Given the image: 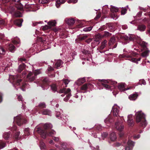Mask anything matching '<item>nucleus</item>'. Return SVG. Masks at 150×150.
<instances>
[{"mask_svg": "<svg viewBox=\"0 0 150 150\" xmlns=\"http://www.w3.org/2000/svg\"><path fill=\"white\" fill-rule=\"evenodd\" d=\"M52 125L50 123H46L44 124H41L35 127L34 131L37 132L40 134L42 138H45L47 135V132L45 130L50 129L52 128Z\"/></svg>", "mask_w": 150, "mask_h": 150, "instance_id": "f257e3e1", "label": "nucleus"}, {"mask_svg": "<svg viewBox=\"0 0 150 150\" xmlns=\"http://www.w3.org/2000/svg\"><path fill=\"white\" fill-rule=\"evenodd\" d=\"M106 89L109 90L111 87V85H113L117 83V82L110 80L98 79L95 81L94 84L98 86H100V83Z\"/></svg>", "mask_w": 150, "mask_h": 150, "instance_id": "f03ea898", "label": "nucleus"}, {"mask_svg": "<svg viewBox=\"0 0 150 150\" xmlns=\"http://www.w3.org/2000/svg\"><path fill=\"white\" fill-rule=\"evenodd\" d=\"M135 115L137 122H141V126L143 128H145L147 125V123L145 120V115L141 111L136 112Z\"/></svg>", "mask_w": 150, "mask_h": 150, "instance_id": "7ed1b4c3", "label": "nucleus"}, {"mask_svg": "<svg viewBox=\"0 0 150 150\" xmlns=\"http://www.w3.org/2000/svg\"><path fill=\"white\" fill-rule=\"evenodd\" d=\"M123 120H124L123 117L119 116L117 118V122L115 124V127L119 131H122L124 129V126L122 124Z\"/></svg>", "mask_w": 150, "mask_h": 150, "instance_id": "20e7f679", "label": "nucleus"}, {"mask_svg": "<svg viewBox=\"0 0 150 150\" xmlns=\"http://www.w3.org/2000/svg\"><path fill=\"white\" fill-rule=\"evenodd\" d=\"M103 37V36L99 33L96 35L95 38L93 39V41L91 42L92 47L94 48L96 45H98L100 42V40Z\"/></svg>", "mask_w": 150, "mask_h": 150, "instance_id": "39448f33", "label": "nucleus"}, {"mask_svg": "<svg viewBox=\"0 0 150 150\" xmlns=\"http://www.w3.org/2000/svg\"><path fill=\"white\" fill-rule=\"evenodd\" d=\"M39 70H37L34 72H29L27 76V78L30 81H34L37 75L40 74Z\"/></svg>", "mask_w": 150, "mask_h": 150, "instance_id": "423d86ee", "label": "nucleus"}, {"mask_svg": "<svg viewBox=\"0 0 150 150\" xmlns=\"http://www.w3.org/2000/svg\"><path fill=\"white\" fill-rule=\"evenodd\" d=\"M56 117L59 119H61L64 123H66L68 120L67 119L65 116H63L62 112L61 110H56L55 111Z\"/></svg>", "mask_w": 150, "mask_h": 150, "instance_id": "0eeeda50", "label": "nucleus"}, {"mask_svg": "<svg viewBox=\"0 0 150 150\" xmlns=\"http://www.w3.org/2000/svg\"><path fill=\"white\" fill-rule=\"evenodd\" d=\"M10 78L12 79L13 81V86H15V85L17 86L19 85L20 84V83L22 81V79H20V76L18 75H16L12 76L9 75Z\"/></svg>", "mask_w": 150, "mask_h": 150, "instance_id": "6e6552de", "label": "nucleus"}, {"mask_svg": "<svg viewBox=\"0 0 150 150\" xmlns=\"http://www.w3.org/2000/svg\"><path fill=\"white\" fill-rule=\"evenodd\" d=\"M27 11H35L39 9V7L36 4H26L25 6Z\"/></svg>", "mask_w": 150, "mask_h": 150, "instance_id": "1a4fd4ad", "label": "nucleus"}, {"mask_svg": "<svg viewBox=\"0 0 150 150\" xmlns=\"http://www.w3.org/2000/svg\"><path fill=\"white\" fill-rule=\"evenodd\" d=\"M71 90L69 88H63L61 89L59 91V93H64L67 95L66 97L64 99V100L65 102H67L69 99V98L71 96L70 93Z\"/></svg>", "mask_w": 150, "mask_h": 150, "instance_id": "9d476101", "label": "nucleus"}, {"mask_svg": "<svg viewBox=\"0 0 150 150\" xmlns=\"http://www.w3.org/2000/svg\"><path fill=\"white\" fill-rule=\"evenodd\" d=\"M14 120L19 126L21 125L23 123H26V121L23 119L21 115L14 117Z\"/></svg>", "mask_w": 150, "mask_h": 150, "instance_id": "9b49d317", "label": "nucleus"}, {"mask_svg": "<svg viewBox=\"0 0 150 150\" xmlns=\"http://www.w3.org/2000/svg\"><path fill=\"white\" fill-rule=\"evenodd\" d=\"M129 36L128 38L130 41H134L136 40V41L137 43L141 45L143 42H142V40L138 36H136L135 35L133 34H129Z\"/></svg>", "mask_w": 150, "mask_h": 150, "instance_id": "f8f14e48", "label": "nucleus"}, {"mask_svg": "<svg viewBox=\"0 0 150 150\" xmlns=\"http://www.w3.org/2000/svg\"><path fill=\"white\" fill-rule=\"evenodd\" d=\"M120 108L119 106L116 104H115L112 108V112H113L114 116L117 117L119 116V112Z\"/></svg>", "mask_w": 150, "mask_h": 150, "instance_id": "ddd939ff", "label": "nucleus"}, {"mask_svg": "<svg viewBox=\"0 0 150 150\" xmlns=\"http://www.w3.org/2000/svg\"><path fill=\"white\" fill-rule=\"evenodd\" d=\"M135 144V142L130 140H128L127 145L125 148V150H132Z\"/></svg>", "mask_w": 150, "mask_h": 150, "instance_id": "4468645a", "label": "nucleus"}, {"mask_svg": "<svg viewBox=\"0 0 150 150\" xmlns=\"http://www.w3.org/2000/svg\"><path fill=\"white\" fill-rule=\"evenodd\" d=\"M126 86V85L125 83H119L118 85V88L121 91L127 90L131 88V87H128L126 88H125Z\"/></svg>", "mask_w": 150, "mask_h": 150, "instance_id": "2eb2a0df", "label": "nucleus"}, {"mask_svg": "<svg viewBox=\"0 0 150 150\" xmlns=\"http://www.w3.org/2000/svg\"><path fill=\"white\" fill-rule=\"evenodd\" d=\"M39 113L43 115H48L49 116H51V111L47 109L40 110L39 112Z\"/></svg>", "mask_w": 150, "mask_h": 150, "instance_id": "dca6fc26", "label": "nucleus"}, {"mask_svg": "<svg viewBox=\"0 0 150 150\" xmlns=\"http://www.w3.org/2000/svg\"><path fill=\"white\" fill-rule=\"evenodd\" d=\"M115 43V45L112 47L111 48L112 49L114 48H115L117 46V44L116 42V40L114 37L111 38L109 42V45H112Z\"/></svg>", "mask_w": 150, "mask_h": 150, "instance_id": "f3484780", "label": "nucleus"}, {"mask_svg": "<svg viewBox=\"0 0 150 150\" xmlns=\"http://www.w3.org/2000/svg\"><path fill=\"white\" fill-rule=\"evenodd\" d=\"M23 21V19H17L14 21V23L18 27H21L22 25Z\"/></svg>", "mask_w": 150, "mask_h": 150, "instance_id": "a211bd4d", "label": "nucleus"}, {"mask_svg": "<svg viewBox=\"0 0 150 150\" xmlns=\"http://www.w3.org/2000/svg\"><path fill=\"white\" fill-rule=\"evenodd\" d=\"M137 54L136 53L132 52L130 53V54L129 53L126 54L125 58H128V59L129 60L130 59L132 58V56H135Z\"/></svg>", "mask_w": 150, "mask_h": 150, "instance_id": "6ab92c4d", "label": "nucleus"}, {"mask_svg": "<svg viewBox=\"0 0 150 150\" xmlns=\"http://www.w3.org/2000/svg\"><path fill=\"white\" fill-rule=\"evenodd\" d=\"M138 96L137 93H136L129 95V98L130 100H134L137 98Z\"/></svg>", "mask_w": 150, "mask_h": 150, "instance_id": "aec40b11", "label": "nucleus"}, {"mask_svg": "<svg viewBox=\"0 0 150 150\" xmlns=\"http://www.w3.org/2000/svg\"><path fill=\"white\" fill-rule=\"evenodd\" d=\"M110 138L111 141H115L117 139L116 133L114 132L111 133L110 135Z\"/></svg>", "mask_w": 150, "mask_h": 150, "instance_id": "412c9836", "label": "nucleus"}, {"mask_svg": "<svg viewBox=\"0 0 150 150\" xmlns=\"http://www.w3.org/2000/svg\"><path fill=\"white\" fill-rule=\"evenodd\" d=\"M110 6L111 7L110 8V10L112 12H117L119 9L121 8H118L112 5H110Z\"/></svg>", "mask_w": 150, "mask_h": 150, "instance_id": "4be33fe9", "label": "nucleus"}, {"mask_svg": "<svg viewBox=\"0 0 150 150\" xmlns=\"http://www.w3.org/2000/svg\"><path fill=\"white\" fill-rule=\"evenodd\" d=\"M65 1V0H57L56 2V6L57 8H58L61 4L64 3Z\"/></svg>", "mask_w": 150, "mask_h": 150, "instance_id": "5701e85b", "label": "nucleus"}, {"mask_svg": "<svg viewBox=\"0 0 150 150\" xmlns=\"http://www.w3.org/2000/svg\"><path fill=\"white\" fill-rule=\"evenodd\" d=\"M62 63L63 62L61 60L59 59L57 60L55 64V67L57 69L59 68Z\"/></svg>", "mask_w": 150, "mask_h": 150, "instance_id": "b1692460", "label": "nucleus"}, {"mask_svg": "<svg viewBox=\"0 0 150 150\" xmlns=\"http://www.w3.org/2000/svg\"><path fill=\"white\" fill-rule=\"evenodd\" d=\"M11 136L10 132H5L3 134V137L6 140L8 139Z\"/></svg>", "mask_w": 150, "mask_h": 150, "instance_id": "393cba45", "label": "nucleus"}, {"mask_svg": "<svg viewBox=\"0 0 150 150\" xmlns=\"http://www.w3.org/2000/svg\"><path fill=\"white\" fill-rule=\"evenodd\" d=\"M90 86H93L90 83L85 84L81 87V90H85L87 89L88 87H89Z\"/></svg>", "mask_w": 150, "mask_h": 150, "instance_id": "a878e982", "label": "nucleus"}, {"mask_svg": "<svg viewBox=\"0 0 150 150\" xmlns=\"http://www.w3.org/2000/svg\"><path fill=\"white\" fill-rule=\"evenodd\" d=\"M141 59V57H139L138 58H132L129 59V60L132 62H134L136 63V64H138V62L140 61Z\"/></svg>", "mask_w": 150, "mask_h": 150, "instance_id": "bb28decb", "label": "nucleus"}, {"mask_svg": "<svg viewBox=\"0 0 150 150\" xmlns=\"http://www.w3.org/2000/svg\"><path fill=\"white\" fill-rule=\"evenodd\" d=\"M67 144L66 142H62L60 145V149L62 150H65L67 148Z\"/></svg>", "mask_w": 150, "mask_h": 150, "instance_id": "cd10ccee", "label": "nucleus"}, {"mask_svg": "<svg viewBox=\"0 0 150 150\" xmlns=\"http://www.w3.org/2000/svg\"><path fill=\"white\" fill-rule=\"evenodd\" d=\"M25 67V65L24 64H23L19 65L18 71L19 72H21L23 69Z\"/></svg>", "mask_w": 150, "mask_h": 150, "instance_id": "c85d7f7f", "label": "nucleus"}, {"mask_svg": "<svg viewBox=\"0 0 150 150\" xmlns=\"http://www.w3.org/2000/svg\"><path fill=\"white\" fill-rule=\"evenodd\" d=\"M9 49L11 52H13L15 50L16 48L13 45L10 44L9 45Z\"/></svg>", "mask_w": 150, "mask_h": 150, "instance_id": "c756f323", "label": "nucleus"}, {"mask_svg": "<svg viewBox=\"0 0 150 150\" xmlns=\"http://www.w3.org/2000/svg\"><path fill=\"white\" fill-rule=\"evenodd\" d=\"M146 28V26L144 25H142L139 26L137 30H139L141 31H143L145 30Z\"/></svg>", "mask_w": 150, "mask_h": 150, "instance_id": "7c9ffc66", "label": "nucleus"}, {"mask_svg": "<svg viewBox=\"0 0 150 150\" xmlns=\"http://www.w3.org/2000/svg\"><path fill=\"white\" fill-rule=\"evenodd\" d=\"M8 21L6 19H0V25L6 26L7 25Z\"/></svg>", "mask_w": 150, "mask_h": 150, "instance_id": "2f4dec72", "label": "nucleus"}, {"mask_svg": "<svg viewBox=\"0 0 150 150\" xmlns=\"http://www.w3.org/2000/svg\"><path fill=\"white\" fill-rule=\"evenodd\" d=\"M112 121L113 120L110 117H108L106 118L104 120L105 122L107 124L111 123Z\"/></svg>", "mask_w": 150, "mask_h": 150, "instance_id": "473e14b6", "label": "nucleus"}, {"mask_svg": "<svg viewBox=\"0 0 150 150\" xmlns=\"http://www.w3.org/2000/svg\"><path fill=\"white\" fill-rule=\"evenodd\" d=\"M67 22L69 25H72L75 23V21L74 19H69L67 21Z\"/></svg>", "mask_w": 150, "mask_h": 150, "instance_id": "72a5a7b5", "label": "nucleus"}, {"mask_svg": "<svg viewBox=\"0 0 150 150\" xmlns=\"http://www.w3.org/2000/svg\"><path fill=\"white\" fill-rule=\"evenodd\" d=\"M56 22L55 21H51L48 23V24L49 25L50 28L52 26H55Z\"/></svg>", "mask_w": 150, "mask_h": 150, "instance_id": "f704fd0d", "label": "nucleus"}, {"mask_svg": "<svg viewBox=\"0 0 150 150\" xmlns=\"http://www.w3.org/2000/svg\"><path fill=\"white\" fill-rule=\"evenodd\" d=\"M6 52V51L4 47L1 46H0V54L4 55Z\"/></svg>", "mask_w": 150, "mask_h": 150, "instance_id": "c9c22d12", "label": "nucleus"}, {"mask_svg": "<svg viewBox=\"0 0 150 150\" xmlns=\"http://www.w3.org/2000/svg\"><path fill=\"white\" fill-rule=\"evenodd\" d=\"M40 147L41 150H44L45 149L46 146L43 142L42 141L40 142Z\"/></svg>", "mask_w": 150, "mask_h": 150, "instance_id": "e433bc0d", "label": "nucleus"}, {"mask_svg": "<svg viewBox=\"0 0 150 150\" xmlns=\"http://www.w3.org/2000/svg\"><path fill=\"white\" fill-rule=\"evenodd\" d=\"M127 122L129 126H132L134 125V122L133 119H127Z\"/></svg>", "mask_w": 150, "mask_h": 150, "instance_id": "4c0bfd02", "label": "nucleus"}, {"mask_svg": "<svg viewBox=\"0 0 150 150\" xmlns=\"http://www.w3.org/2000/svg\"><path fill=\"white\" fill-rule=\"evenodd\" d=\"M30 130L28 128L25 129L24 132L25 135L28 136L30 135Z\"/></svg>", "mask_w": 150, "mask_h": 150, "instance_id": "58836bf2", "label": "nucleus"}, {"mask_svg": "<svg viewBox=\"0 0 150 150\" xmlns=\"http://www.w3.org/2000/svg\"><path fill=\"white\" fill-rule=\"evenodd\" d=\"M149 52V50H146L142 53L141 55L143 57H146L149 55L148 53Z\"/></svg>", "mask_w": 150, "mask_h": 150, "instance_id": "ea45409f", "label": "nucleus"}, {"mask_svg": "<svg viewBox=\"0 0 150 150\" xmlns=\"http://www.w3.org/2000/svg\"><path fill=\"white\" fill-rule=\"evenodd\" d=\"M19 135L20 132H17L15 133L14 136H13V137L16 139L18 140L20 138Z\"/></svg>", "mask_w": 150, "mask_h": 150, "instance_id": "a19ab883", "label": "nucleus"}, {"mask_svg": "<svg viewBox=\"0 0 150 150\" xmlns=\"http://www.w3.org/2000/svg\"><path fill=\"white\" fill-rule=\"evenodd\" d=\"M6 146V144L4 141L0 140V149H1Z\"/></svg>", "mask_w": 150, "mask_h": 150, "instance_id": "79ce46f5", "label": "nucleus"}, {"mask_svg": "<svg viewBox=\"0 0 150 150\" xmlns=\"http://www.w3.org/2000/svg\"><path fill=\"white\" fill-rule=\"evenodd\" d=\"M107 43V41L106 40H104L103 41L101 44V46L100 47V49L102 50L105 47V45H106V43Z\"/></svg>", "mask_w": 150, "mask_h": 150, "instance_id": "37998d69", "label": "nucleus"}, {"mask_svg": "<svg viewBox=\"0 0 150 150\" xmlns=\"http://www.w3.org/2000/svg\"><path fill=\"white\" fill-rule=\"evenodd\" d=\"M93 28L92 26H89L84 28L83 29V31L85 32H89Z\"/></svg>", "mask_w": 150, "mask_h": 150, "instance_id": "c03bdc74", "label": "nucleus"}, {"mask_svg": "<svg viewBox=\"0 0 150 150\" xmlns=\"http://www.w3.org/2000/svg\"><path fill=\"white\" fill-rule=\"evenodd\" d=\"M52 90L54 92H55L57 91V87L56 85L53 84L51 86Z\"/></svg>", "mask_w": 150, "mask_h": 150, "instance_id": "a18cd8bd", "label": "nucleus"}, {"mask_svg": "<svg viewBox=\"0 0 150 150\" xmlns=\"http://www.w3.org/2000/svg\"><path fill=\"white\" fill-rule=\"evenodd\" d=\"M38 106L41 108H44L46 107L45 104L44 102L40 103Z\"/></svg>", "mask_w": 150, "mask_h": 150, "instance_id": "49530a36", "label": "nucleus"}, {"mask_svg": "<svg viewBox=\"0 0 150 150\" xmlns=\"http://www.w3.org/2000/svg\"><path fill=\"white\" fill-rule=\"evenodd\" d=\"M64 84L65 87H67V85L69 83V82H70V81L68 79H64L62 80Z\"/></svg>", "mask_w": 150, "mask_h": 150, "instance_id": "de8ad7c7", "label": "nucleus"}, {"mask_svg": "<svg viewBox=\"0 0 150 150\" xmlns=\"http://www.w3.org/2000/svg\"><path fill=\"white\" fill-rule=\"evenodd\" d=\"M55 134V131L53 130H52L49 131V133L48 134L47 133V135L52 136V135L54 134Z\"/></svg>", "mask_w": 150, "mask_h": 150, "instance_id": "09e8293b", "label": "nucleus"}, {"mask_svg": "<svg viewBox=\"0 0 150 150\" xmlns=\"http://www.w3.org/2000/svg\"><path fill=\"white\" fill-rule=\"evenodd\" d=\"M49 0H39L40 3L42 4H46L49 2Z\"/></svg>", "mask_w": 150, "mask_h": 150, "instance_id": "8fccbe9b", "label": "nucleus"}, {"mask_svg": "<svg viewBox=\"0 0 150 150\" xmlns=\"http://www.w3.org/2000/svg\"><path fill=\"white\" fill-rule=\"evenodd\" d=\"M108 134L106 132H104L101 134V136L103 139H104L108 136Z\"/></svg>", "mask_w": 150, "mask_h": 150, "instance_id": "3c124183", "label": "nucleus"}, {"mask_svg": "<svg viewBox=\"0 0 150 150\" xmlns=\"http://www.w3.org/2000/svg\"><path fill=\"white\" fill-rule=\"evenodd\" d=\"M122 10L121 11V13L122 15H125L127 12V9L125 8L122 7Z\"/></svg>", "mask_w": 150, "mask_h": 150, "instance_id": "603ef678", "label": "nucleus"}, {"mask_svg": "<svg viewBox=\"0 0 150 150\" xmlns=\"http://www.w3.org/2000/svg\"><path fill=\"white\" fill-rule=\"evenodd\" d=\"M50 28V27L49 25V26H48L47 25H45L44 26L42 27V28L44 30H47Z\"/></svg>", "mask_w": 150, "mask_h": 150, "instance_id": "864d4df0", "label": "nucleus"}, {"mask_svg": "<svg viewBox=\"0 0 150 150\" xmlns=\"http://www.w3.org/2000/svg\"><path fill=\"white\" fill-rule=\"evenodd\" d=\"M54 70V69L51 66L49 65L47 69V71H46V72L48 74V73H47V72L52 71H53Z\"/></svg>", "mask_w": 150, "mask_h": 150, "instance_id": "5fc2aeb1", "label": "nucleus"}, {"mask_svg": "<svg viewBox=\"0 0 150 150\" xmlns=\"http://www.w3.org/2000/svg\"><path fill=\"white\" fill-rule=\"evenodd\" d=\"M86 79L85 77L79 79H78V81L79 82L81 83H84Z\"/></svg>", "mask_w": 150, "mask_h": 150, "instance_id": "6e6d98bb", "label": "nucleus"}, {"mask_svg": "<svg viewBox=\"0 0 150 150\" xmlns=\"http://www.w3.org/2000/svg\"><path fill=\"white\" fill-rule=\"evenodd\" d=\"M12 42L15 44H18L19 43V40H17V38L15 40L14 39L12 40Z\"/></svg>", "mask_w": 150, "mask_h": 150, "instance_id": "4d7b16f0", "label": "nucleus"}, {"mask_svg": "<svg viewBox=\"0 0 150 150\" xmlns=\"http://www.w3.org/2000/svg\"><path fill=\"white\" fill-rule=\"evenodd\" d=\"M87 37V36L86 35H84L82 36H79L78 38L80 40H82L86 39Z\"/></svg>", "mask_w": 150, "mask_h": 150, "instance_id": "13d9d810", "label": "nucleus"}, {"mask_svg": "<svg viewBox=\"0 0 150 150\" xmlns=\"http://www.w3.org/2000/svg\"><path fill=\"white\" fill-rule=\"evenodd\" d=\"M78 0H69L67 1L68 3H75L77 2Z\"/></svg>", "mask_w": 150, "mask_h": 150, "instance_id": "bf43d9fd", "label": "nucleus"}, {"mask_svg": "<svg viewBox=\"0 0 150 150\" xmlns=\"http://www.w3.org/2000/svg\"><path fill=\"white\" fill-rule=\"evenodd\" d=\"M22 86H23V87L24 88H29L28 84V83H23V84Z\"/></svg>", "mask_w": 150, "mask_h": 150, "instance_id": "052dcab7", "label": "nucleus"}, {"mask_svg": "<svg viewBox=\"0 0 150 150\" xmlns=\"http://www.w3.org/2000/svg\"><path fill=\"white\" fill-rule=\"evenodd\" d=\"M104 34L103 36H110L111 35V34L109 32L105 31H104Z\"/></svg>", "mask_w": 150, "mask_h": 150, "instance_id": "680f3d73", "label": "nucleus"}, {"mask_svg": "<svg viewBox=\"0 0 150 150\" xmlns=\"http://www.w3.org/2000/svg\"><path fill=\"white\" fill-rule=\"evenodd\" d=\"M41 23H42V22H41V21H39L38 22H33L32 25L33 26H35L36 25H37V24H41Z\"/></svg>", "mask_w": 150, "mask_h": 150, "instance_id": "e2e57ef3", "label": "nucleus"}, {"mask_svg": "<svg viewBox=\"0 0 150 150\" xmlns=\"http://www.w3.org/2000/svg\"><path fill=\"white\" fill-rule=\"evenodd\" d=\"M42 81L44 83H46L48 81V79L47 77H44L42 79Z\"/></svg>", "mask_w": 150, "mask_h": 150, "instance_id": "0e129e2a", "label": "nucleus"}, {"mask_svg": "<svg viewBox=\"0 0 150 150\" xmlns=\"http://www.w3.org/2000/svg\"><path fill=\"white\" fill-rule=\"evenodd\" d=\"M140 135L139 134L137 135H135L134 136L133 138L134 139L136 140L137 139L140 138Z\"/></svg>", "mask_w": 150, "mask_h": 150, "instance_id": "69168bd1", "label": "nucleus"}, {"mask_svg": "<svg viewBox=\"0 0 150 150\" xmlns=\"http://www.w3.org/2000/svg\"><path fill=\"white\" fill-rule=\"evenodd\" d=\"M18 59L19 61L21 62L25 61L26 60L25 59L21 57L18 58Z\"/></svg>", "mask_w": 150, "mask_h": 150, "instance_id": "338daca9", "label": "nucleus"}, {"mask_svg": "<svg viewBox=\"0 0 150 150\" xmlns=\"http://www.w3.org/2000/svg\"><path fill=\"white\" fill-rule=\"evenodd\" d=\"M18 99L19 101H21L22 102H23V98H22V96L21 95H19L18 97Z\"/></svg>", "mask_w": 150, "mask_h": 150, "instance_id": "774afa93", "label": "nucleus"}]
</instances>
